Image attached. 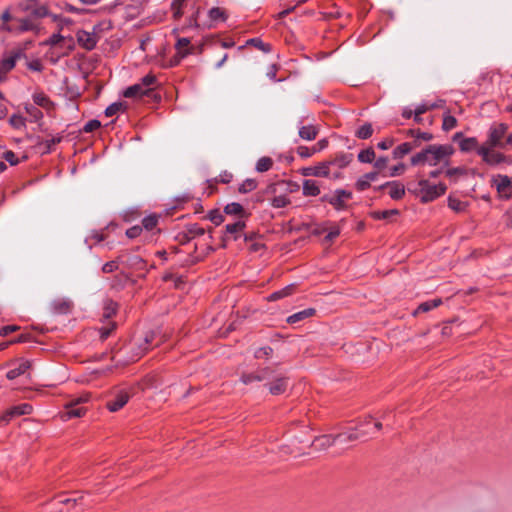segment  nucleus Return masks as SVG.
Here are the masks:
<instances>
[{
    "label": "nucleus",
    "instance_id": "nucleus-7",
    "mask_svg": "<svg viewBox=\"0 0 512 512\" xmlns=\"http://www.w3.org/2000/svg\"><path fill=\"white\" fill-rule=\"evenodd\" d=\"M32 410V405L28 403L12 406L3 413L0 421L4 424H8L15 417L31 414Z\"/></svg>",
    "mask_w": 512,
    "mask_h": 512
},
{
    "label": "nucleus",
    "instance_id": "nucleus-32",
    "mask_svg": "<svg viewBox=\"0 0 512 512\" xmlns=\"http://www.w3.org/2000/svg\"><path fill=\"white\" fill-rule=\"evenodd\" d=\"M188 0H173L171 3V10L173 12V19L179 20L183 16V9L187 6Z\"/></svg>",
    "mask_w": 512,
    "mask_h": 512
},
{
    "label": "nucleus",
    "instance_id": "nucleus-20",
    "mask_svg": "<svg viewBox=\"0 0 512 512\" xmlns=\"http://www.w3.org/2000/svg\"><path fill=\"white\" fill-rule=\"evenodd\" d=\"M379 175L378 171H372L364 174L355 183V188L358 191H364L370 187V181H375Z\"/></svg>",
    "mask_w": 512,
    "mask_h": 512
},
{
    "label": "nucleus",
    "instance_id": "nucleus-54",
    "mask_svg": "<svg viewBox=\"0 0 512 512\" xmlns=\"http://www.w3.org/2000/svg\"><path fill=\"white\" fill-rule=\"evenodd\" d=\"M457 125V119L452 115H444L443 117V123H442V129L444 131H449L453 129Z\"/></svg>",
    "mask_w": 512,
    "mask_h": 512
},
{
    "label": "nucleus",
    "instance_id": "nucleus-39",
    "mask_svg": "<svg viewBox=\"0 0 512 512\" xmlns=\"http://www.w3.org/2000/svg\"><path fill=\"white\" fill-rule=\"evenodd\" d=\"M257 186L258 182L255 179L248 178L239 185L238 192L241 194H246L255 190Z\"/></svg>",
    "mask_w": 512,
    "mask_h": 512
},
{
    "label": "nucleus",
    "instance_id": "nucleus-23",
    "mask_svg": "<svg viewBox=\"0 0 512 512\" xmlns=\"http://www.w3.org/2000/svg\"><path fill=\"white\" fill-rule=\"evenodd\" d=\"M20 56L21 51H17L9 57L2 59L0 62V72L5 75L7 72L11 71L15 67L16 61Z\"/></svg>",
    "mask_w": 512,
    "mask_h": 512
},
{
    "label": "nucleus",
    "instance_id": "nucleus-24",
    "mask_svg": "<svg viewBox=\"0 0 512 512\" xmlns=\"http://www.w3.org/2000/svg\"><path fill=\"white\" fill-rule=\"evenodd\" d=\"M118 304L112 299H106L103 306L102 321H110V319L116 315Z\"/></svg>",
    "mask_w": 512,
    "mask_h": 512
},
{
    "label": "nucleus",
    "instance_id": "nucleus-18",
    "mask_svg": "<svg viewBox=\"0 0 512 512\" xmlns=\"http://www.w3.org/2000/svg\"><path fill=\"white\" fill-rule=\"evenodd\" d=\"M224 213L227 215L237 216L240 218L239 220H242L243 218H248L250 213L246 212L244 207L237 202H232L227 204L224 207Z\"/></svg>",
    "mask_w": 512,
    "mask_h": 512
},
{
    "label": "nucleus",
    "instance_id": "nucleus-45",
    "mask_svg": "<svg viewBox=\"0 0 512 512\" xmlns=\"http://www.w3.org/2000/svg\"><path fill=\"white\" fill-rule=\"evenodd\" d=\"M448 206L455 212H463L467 208V203L460 201L452 196L448 197Z\"/></svg>",
    "mask_w": 512,
    "mask_h": 512
},
{
    "label": "nucleus",
    "instance_id": "nucleus-47",
    "mask_svg": "<svg viewBox=\"0 0 512 512\" xmlns=\"http://www.w3.org/2000/svg\"><path fill=\"white\" fill-rule=\"evenodd\" d=\"M116 327H117V324H116V322H113V321H109L107 325L102 326L99 329L100 339L102 341H105L112 334V332L116 329Z\"/></svg>",
    "mask_w": 512,
    "mask_h": 512
},
{
    "label": "nucleus",
    "instance_id": "nucleus-4",
    "mask_svg": "<svg viewBox=\"0 0 512 512\" xmlns=\"http://www.w3.org/2000/svg\"><path fill=\"white\" fill-rule=\"evenodd\" d=\"M352 198V192L344 189H337L335 190L334 196H328L324 195L321 198L322 202H328L331 204L336 210H343L345 209L346 203L345 199H351Z\"/></svg>",
    "mask_w": 512,
    "mask_h": 512
},
{
    "label": "nucleus",
    "instance_id": "nucleus-53",
    "mask_svg": "<svg viewBox=\"0 0 512 512\" xmlns=\"http://www.w3.org/2000/svg\"><path fill=\"white\" fill-rule=\"evenodd\" d=\"M186 231L189 233L192 239L196 236H202L205 234V229L196 223L187 225Z\"/></svg>",
    "mask_w": 512,
    "mask_h": 512
},
{
    "label": "nucleus",
    "instance_id": "nucleus-10",
    "mask_svg": "<svg viewBox=\"0 0 512 512\" xmlns=\"http://www.w3.org/2000/svg\"><path fill=\"white\" fill-rule=\"evenodd\" d=\"M130 399V394L125 390H119L115 396L108 400L106 407L110 412H116L123 408Z\"/></svg>",
    "mask_w": 512,
    "mask_h": 512
},
{
    "label": "nucleus",
    "instance_id": "nucleus-11",
    "mask_svg": "<svg viewBox=\"0 0 512 512\" xmlns=\"http://www.w3.org/2000/svg\"><path fill=\"white\" fill-rule=\"evenodd\" d=\"M343 436H344L343 433L321 435V436L315 437V439L312 442V446L318 450H323V449H326V448L334 445Z\"/></svg>",
    "mask_w": 512,
    "mask_h": 512
},
{
    "label": "nucleus",
    "instance_id": "nucleus-29",
    "mask_svg": "<svg viewBox=\"0 0 512 512\" xmlns=\"http://www.w3.org/2000/svg\"><path fill=\"white\" fill-rule=\"evenodd\" d=\"M295 285L294 284H290L286 287H284L283 289L279 290V291H275L273 292L272 294H270L267 298L268 301H277L279 299H282L284 297H287V296H290L294 291H295Z\"/></svg>",
    "mask_w": 512,
    "mask_h": 512
},
{
    "label": "nucleus",
    "instance_id": "nucleus-1",
    "mask_svg": "<svg viewBox=\"0 0 512 512\" xmlns=\"http://www.w3.org/2000/svg\"><path fill=\"white\" fill-rule=\"evenodd\" d=\"M454 152L455 149L450 144H429L410 158V164L412 166H418L427 163L430 166H437L443 163L444 166H448L450 157Z\"/></svg>",
    "mask_w": 512,
    "mask_h": 512
},
{
    "label": "nucleus",
    "instance_id": "nucleus-57",
    "mask_svg": "<svg viewBox=\"0 0 512 512\" xmlns=\"http://www.w3.org/2000/svg\"><path fill=\"white\" fill-rule=\"evenodd\" d=\"M26 112L33 118L34 121H38L43 117V113L35 105H26Z\"/></svg>",
    "mask_w": 512,
    "mask_h": 512
},
{
    "label": "nucleus",
    "instance_id": "nucleus-21",
    "mask_svg": "<svg viewBox=\"0 0 512 512\" xmlns=\"http://www.w3.org/2000/svg\"><path fill=\"white\" fill-rule=\"evenodd\" d=\"M353 160V154L351 153H339L334 158L325 161L326 163H329V167L331 165H336L339 168H345L347 167L351 161Z\"/></svg>",
    "mask_w": 512,
    "mask_h": 512
},
{
    "label": "nucleus",
    "instance_id": "nucleus-30",
    "mask_svg": "<svg viewBox=\"0 0 512 512\" xmlns=\"http://www.w3.org/2000/svg\"><path fill=\"white\" fill-rule=\"evenodd\" d=\"M320 194V188L315 180H304L303 182V195L304 196H317Z\"/></svg>",
    "mask_w": 512,
    "mask_h": 512
},
{
    "label": "nucleus",
    "instance_id": "nucleus-60",
    "mask_svg": "<svg viewBox=\"0 0 512 512\" xmlns=\"http://www.w3.org/2000/svg\"><path fill=\"white\" fill-rule=\"evenodd\" d=\"M65 10L69 13L80 14V15L92 12V10H90V9L78 8L70 3L65 4Z\"/></svg>",
    "mask_w": 512,
    "mask_h": 512
},
{
    "label": "nucleus",
    "instance_id": "nucleus-3",
    "mask_svg": "<svg viewBox=\"0 0 512 512\" xmlns=\"http://www.w3.org/2000/svg\"><path fill=\"white\" fill-rule=\"evenodd\" d=\"M508 131V125L505 123H499L492 125L489 129L487 144L490 147L503 148L505 143L502 142V138Z\"/></svg>",
    "mask_w": 512,
    "mask_h": 512
},
{
    "label": "nucleus",
    "instance_id": "nucleus-27",
    "mask_svg": "<svg viewBox=\"0 0 512 512\" xmlns=\"http://www.w3.org/2000/svg\"><path fill=\"white\" fill-rule=\"evenodd\" d=\"M315 312H316V310L314 308L304 309L302 311L294 313L293 315H290L287 318V322L289 324H295V323L305 320L309 317H312L315 314Z\"/></svg>",
    "mask_w": 512,
    "mask_h": 512
},
{
    "label": "nucleus",
    "instance_id": "nucleus-28",
    "mask_svg": "<svg viewBox=\"0 0 512 512\" xmlns=\"http://www.w3.org/2000/svg\"><path fill=\"white\" fill-rule=\"evenodd\" d=\"M30 367L31 364L29 361H23L18 365V367L9 370L6 374V377L9 380H14L20 375L24 374Z\"/></svg>",
    "mask_w": 512,
    "mask_h": 512
},
{
    "label": "nucleus",
    "instance_id": "nucleus-12",
    "mask_svg": "<svg viewBox=\"0 0 512 512\" xmlns=\"http://www.w3.org/2000/svg\"><path fill=\"white\" fill-rule=\"evenodd\" d=\"M118 260L122 263H126L130 268L137 271H146V261L138 255H130L128 253H121L118 256Z\"/></svg>",
    "mask_w": 512,
    "mask_h": 512
},
{
    "label": "nucleus",
    "instance_id": "nucleus-42",
    "mask_svg": "<svg viewBox=\"0 0 512 512\" xmlns=\"http://www.w3.org/2000/svg\"><path fill=\"white\" fill-rule=\"evenodd\" d=\"M204 218L210 220L216 226L222 224L225 220L224 215L219 209L211 210Z\"/></svg>",
    "mask_w": 512,
    "mask_h": 512
},
{
    "label": "nucleus",
    "instance_id": "nucleus-36",
    "mask_svg": "<svg viewBox=\"0 0 512 512\" xmlns=\"http://www.w3.org/2000/svg\"><path fill=\"white\" fill-rule=\"evenodd\" d=\"M407 136H417L421 142H430L434 139V135L430 132H423L420 129H409L406 132Z\"/></svg>",
    "mask_w": 512,
    "mask_h": 512
},
{
    "label": "nucleus",
    "instance_id": "nucleus-63",
    "mask_svg": "<svg viewBox=\"0 0 512 512\" xmlns=\"http://www.w3.org/2000/svg\"><path fill=\"white\" fill-rule=\"evenodd\" d=\"M493 148L494 147H490L486 142L483 146L477 147V149L475 150L477 151L478 155L482 157V160L485 162V160L489 157L491 149Z\"/></svg>",
    "mask_w": 512,
    "mask_h": 512
},
{
    "label": "nucleus",
    "instance_id": "nucleus-14",
    "mask_svg": "<svg viewBox=\"0 0 512 512\" xmlns=\"http://www.w3.org/2000/svg\"><path fill=\"white\" fill-rule=\"evenodd\" d=\"M289 378L286 376H277L272 382L267 383L266 386L272 395L283 394L288 387Z\"/></svg>",
    "mask_w": 512,
    "mask_h": 512
},
{
    "label": "nucleus",
    "instance_id": "nucleus-15",
    "mask_svg": "<svg viewBox=\"0 0 512 512\" xmlns=\"http://www.w3.org/2000/svg\"><path fill=\"white\" fill-rule=\"evenodd\" d=\"M330 174L329 163L321 162L316 166L305 167L302 169V175L314 177H328Z\"/></svg>",
    "mask_w": 512,
    "mask_h": 512
},
{
    "label": "nucleus",
    "instance_id": "nucleus-16",
    "mask_svg": "<svg viewBox=\"0 0 512 512\" xmlns=\"http://www.w3.org/2000/svg\"><path fill=\"white\" fill-rule=\"evenodd\" d=\"M52 310L56 314H69L73 309V302L69 299H56L51 304Z\"/></svg>",
    "mask_w": 512,
    "mask_h": 512
},
{
    "label": "nucleus",
    "instance_id": "nucleus-64",
    "mask_svg": "<svg viewBox=\"0 0 512 512\" xmlns=\"http://www.w3.org/2000/svg\"><path fill=\"white\" fill-rule=\"evenodd\" d=\"M143 228L139 225H135L126 230V235L130 239L137 238L142 233Z\"/></svg>",
    "mask_w": 512,
    "mask_h": 512
},
{
    "label": "nucleus",
    "instance_id": "nucleus-52",
    "mask_svg": "<svg viewBox=\"0 0 512 512\" xmlns=\"http://www.w3.org/2000/svg\"><path fill=\"white\" fill-rule=\"evenodd\" d=\"M290 203H291L290 199L283 195L274 196L271 200V205L274 208H284V207L288 206Z\"/></svg>",
    "mask_w": 512,
    "mask_h": 512
},
{
    "label": "nucleus",
    "instance_id": "nucleus-38",
    "mask_svg": "<svg viewBox=\"0 0 512 512\" xmlns=\"http://www.w3.org/2000/svg\"><path fill=\"white\" fill-rule=\"evenodd\" d=\"M208 16L212 21L220 20L222 22L228 19L226 11L220 7H213L209 10Z\"/></svg>",
    "mask_w": 512,
    "mask_h": 512
},
{
    "label": "nucleus",
    "instance_id": "nucleus-40",
    "mask_svg": "<svg viewBox=\"0 0 512 512\" xmlns=\"http://www.w3.org/2000/svg\"><path fill=\"white\" fill-rule=\"evenodd\" d=\"M400 211L398 209L391 210H383V211H373L371 213V217L375 220H386L394 215H399Z\"/></svg>",
    "mask_w": 512,
    "mask_h": 512
},
{
    "label": "nucleus",
    "instance_id": "nucleus-17",
    "mask_svg": "<svg viewBox=\"0 0 512 512\" xmlns=\"http://www.w3.org/2000/svg\"><path fill=\"white\" fill-rule=\"evenodd\" d=\"M190 43H191L190 39L186 38V37L177 39V42L175 44V49L177 50L180 58H185L186 56H188L190 54H194L195 48H194V46H191Z\"/></svg>",
    "mask_w": 512,
    "mask_h": 512
},
{
    "label": "nucleus",
    "instance_id": "nucleus-35",
    "mask_svg": "<svg viewBox=\"0 0 512 512\" xmlns=\"http://www.w3.org/2000/svg\"><path fill=\"white\" fill-rule=\"evenodd\" d=\"M442 303V300L440 298H437V299H433V300H429V301H426V302H423L421 303L418 308L416 309V311L414 312V315H416L417 313L419 312H428L430 310H432L433 308H436L438 307L439 305H441Z\"/></svg>",
    "mask_w": 512,
    "mask_h": 512
},
{
    "label": "nucleus",
    "instance_id": "nucleus-48",
    "mask_svg": "<svg viewBox=\"0 0 512 512\" xmlns=\"http://www.w3.org/2000/svg\"><path fill=\"white\" fill-rule=\"evenodd\" d=\"M158 219L156 214L148 215L143 218L141 227H144L148 231L153 230L158 224Z\"/></svg>",
    "mask_w": 512,
    "mask_h": 512
},
{
    "label": "nucleus",
    "instance_id": "nucleus-62",
    "mask_svg": "<svg viewBox=\"0 0 512 512\" xmlns=\"http://www.w3.org/2000/svg\"><path fill=\"white\" fill-rule=\"evenodd\" d=\"M3 158L5 159V161H7L11 166H15L19 163V159L18 157L16 156V154L11 151V150H8V151H5L3 153Z\"/></svg>",
    "mask_w": 512,
    "mask_h": 512
},
{
    "label": "nucleus",
    "instance_id": "nucleus-43",
    "mask_svg": "<svg viewBox=\"0 0 512 512\" xmlns=\"http://www.w3.org/2000/svg\"><path fill=\"white\" fill-rule=\"evenodd\" d=\"M411 152V145L406 142L398 145L392 152L394 159H402L405 155Z\"/></svg>",
    "mask_w": 512,
    "mask_h": 512
},
{
    "label": "nucleus",
    "instance_id": "nucleus-51",
    "mask_svg": "<svg viewBox=\"0 0 512 512\" xmlns=\"http://www.w3.org/2000/svg\"><path fill=\"white\" fill-rule=\"evenodd\" d=\"M126 108L125 104L122 103V102H115V103H112L111 105H109L106 109H105V115L107 117H112L114 116L115 114H117L119 111L121 110H124Z\"/></svg>",
    "mask_w": 512,
    "mask_h": 512
},
{
    "label": "nucleus",
    "instance_id": "nucleus-41",
    "mask_svg": "<svg viewBox=\"0 0 512 512\" xmlns=\"http://www.w3.org/2000/svg\"><path fill=\"white\" fill-rule=\"evenodd\" d=\"M375 160V151L369 147L360 151L358 154V161L361 163H372Z\"/></svg>",
    "mask_w": 512,
    "mask_h": 512
},
{
    "label": "nucleus",
    "instance_id": "nucleus-19",
    "mask_svg": "<svg viewBox=\"0 0 512 512\" xmlns=\"http://www.w3.org/2000/svg\"><path fill=\"white\" fill-rule=\"evenodd\" d=\"M246 228V222L244 220H238L234 223L227 224L224 228L225 234L231 235L233 240H238L240 233Z\"/></svg>",
    "mask_w": 512,
    "mask_h": 512
},
{
    "label": "nucleus",
    "instance_id": "nucleus-58",
    "mask_svg": "<svg viewBox=\"0 0 512 512\" xmlns=\"http://www.w3.org/2000/svg\"><path fill=\"white\" fill-rule=\"evenodd\" d=\"M9 124L15 129L25 127V119L21 115L13 114L9 119Z\"/></svg>",
    "mask_w": 512,
    "mask_h": 512
},
{
    "label": "nucleus",
    "instance_id": "nucleus-37",
    "mask_svg": "<svg viewBox=\"0 0 512 512\" xmlns=\"http://www.w3.org/2000/svg\"><path fill=\"white\" fill-rule=\"evenodd\" d=\"M372 134H373V127H372L371 123L363 124L355 132V136L358 139H363V140L370 138L372 136Z\"/></svg>",
    "mask_w": 512,
    "mask_h": 512
},
{
    "label": "nucleus",
    "instance_id": "nucleus-49",
    "mask_svg": "<svg viewBox=\"0 0 512 512\" xmlns=\"http://www.w3.org/2000/svg\"><path fill=\"white\" fill-rule=\"evenodd\" d=\"M507 160L506 156L500 152H490L489 157L485 160V163L489 165H497Z\"/></svg>",
    "mask_w": 512,
    "mask_h": 512
},
{
    "label": "nucleus",
    "instance_id": "nucleus-56",
    "mask_svg": "<svg viewBox=\"0 0 512 512\" xmlns=\"http://www.w3.org/2000/svg\"><path fill=\"white\" fill-rule=\"evenodd\" d=\"M30 11H31L32 16H34L35 18H43V17H48L50 15V12L45 5L35 6Z\"/></svg>",
    "mask_w": 512,
    "mask_h": 512
},
{
    "label": "nucleus",
    "instance_id": "nucleus-6",
    "mask_svg": "<svg viewBox=\"0 0 512 512\" xmlns=\"http://www.w3.org/2000/svg\"><path fill=\"white\" fill-rule=\"evenodd\" d=\"M274 375V369L272 367L259 368L252 373H244L241 376V381L248 385L254 381H265L269 380Z\"/></svg>",
    "mask_w": 512,
    "mask_h": 512
},
{
    "label": "nucleus",
    "instance_id": "nucleus-25",
    "mask_svg": "<svg viewBox=\"0 0 512 512\" xmlns=\"http://www.w3.org/2000/svg\"><path fill=\"white\" fill-rule=\"evenodd\" d=\"M373 417L371 415H368L364 418L363 421L358 422L357 426L352 430V432L348 434H343L344 436L340 439L343 441H356L360 438L361 435H364V433H357L356 431L360 429V427L363 426V424H369L372 421Z\"/></svg>",
    "mask_w": 512,
    "mask_h": 512
},
{
    "label": "nucleus",
    "instance_id": "nucleus-2",
    "mask_svg": "<svg viewBox=\"0 0 512 512\" xmlns=\"http://www.w3.org/2000/svg\"><path fill=\"white\" fill-rule=\"evenodd\" d=\"M419 188L414 191L416 195H420V201L422 203H429L437 199L438 197L445 194L447 187L443 183L437 185L430 184L426 179H422L418 182Z\"/></svg>",
    "mask_w": 512,
    "mask_h": 512
},
{
    "label": "nucleus",
    "instance_id": "nucleus-13",
    "mask_svg": "<svg viewBox=\"0 0 512 512\" xmlns=\"http://www.w3.org/2000/svg\"><path fill=\"white\" fill-rule=\"evenodd\" d=\"M78 44L84 49L91 51L96 47L97 39L94 34L85 30H79L76 34Z\"/></svg>",
    "mask_w": 512,
    "mask_h": 512
},
{
    "label": "nucleus",
    "instance_id": "nucleus-59",
    "mask_svg": "<svg viewBox=\"0 0 512 512\" xmlns=\"http://www.w3.org/2000/svg\"><path fill=\"white\" fill-rule=\"evenodd\" d=\"M273 353V349L270 346L261 347L256 350L254 356L257 359L260 358H269Z\"/></svg>",
    "mask_w": 512,
    "mask_h": 512
},
{
    "label": "nucleus",
    "instance_id": "nucleus-34",
    "mask_svg": "<svg viewBox=\"0 0 512 512\" xmlns=\"http://www.w3.org/2000/svg\"><path fill=\"white\" fill-rule=\"evenodd\" d=\"M478 147V140L475 137L462 139L459 143V148L462 152H471Z\"/></svg>",
    "mask_w": 512,
    "mask_h": 512
},
{
    "label": "nucleus",
    "instance_id": "nucleus-44",
    "mask_svg": "<svg viewBox=\"0 0 512 512\" xmlns=\"http://www.w3.org/2000/svg\"><path fill=\"white\" fill-rule=\"evenodd\" d=\"M273 166V160L270 157L264 156L261 157L256 163V171L258 172H266L270 170Z\"/></svg>",
    "mask_w": 512,
    "mask_h": 512
},
{
    "label": "nucleus",
    "instance_id": "nucleus-61",
    "mask_svg": "<svg viewBox=\"0 0 512 512\" xmlns=\"http://www.w3.org/2000/svg\"><path fill=\"white\" fill-rule=\"evenodd\" d=\"M100 127H101V122L96 119H93V120L88 121L84 125L83 131L85 133H90V132H93V131L99 129Z\"/></svg>",
    "mask_w": 512,
    "mask_h": 512
},
{
    "label": "nucleus",
    "instance_id": "nucleus-55",
    "mask_svg": "<svg viewBox=\"0 0 512 512\" xmlns=\"http://www.w3.org/2000/svg\"><path fill=\"white\" fill-rule=\"evenodd\" d=\"M248 45H253L254 47L264 51L269 52L271 47L269 44L264 43L260 38H251L247 41Z\"/></svg>",
    "mask_w": 512,
    "mask_h": 512
},
{
    "label": "nucleus",
    "instance_id": "nucleus-50",
    "mask_svg": "<svg viewBox=\"0 0 512 512\" xmlns=\"http://www.w3.org/2000/svg\"><path fill=\"white\" fill-rule=\"evenodd\" d=\"M446 176L454 181L458 176H464L467 174V169L465 167H454L449 168L445 172Z\"/></svg>",
    "mask_w": 512,
    "mask_h": 512
},
{
    "label": "nucleus",
    "instance_id": "nucleus-26",
    "mask_svg": "<svg viewBox=\"0 0 512 512\" xmlns=\"http://www.w3.org/2000/svg\"><path fill=\"white\" fill-rule=\"evenodd\" d=\"M33 101L36 106H40L46 110L54 108V103L43 92H36L33 94Z\"/></svg>",
    "mask_w": 512,
    "mask_h": 512
},
{
    "label": "nucleus",
    "instance_id": "nucleus-31",
    "mask_svg": "<svg viewBox=\"0 0 512 512\" xmlns=\"http://www.w3.org/2000/svg\"><path fill=\"white\" fill-rule=\"evenodd\" d=\"M318 135V128L313 125L302 126L299 129V136L304 140H314Z\"/></svg>",
    "mask_w": 512,
    "mask_h": 512
},
{
    "label": "nucleus",
    "instance_id": "nucleus-9",
    "mask_svg": "<svg viewBox=\"0 0 512 512\" xmlns=\"http://www.w3.org/2000/svg\"><path fill=\"white\" fill-rule=\"evenodd\" d=\"M123 96L126 98H143V97H155L156 94L152 88H144L142 84H134L129 86L123 92Z\"/></svg>",
    "mask_w": 512,
    "mask_h": 512
},
{
    "label": "nucleus",
    "instance_id": "nucleus-5",
    "mask_svg": "<svg viewBox=\"0 0 512 512\" xmlns=\"http://www.w3.org/2000/svg\"><path fill=\"white\" fill-rule=\"evenodd\" d=\"M88 401V396L79 397L77 399L71 400L70 402L65 404V413L62 415V418L67 420L71 418L82 417L86 409L80 406L81 403Z\"/></svg>",
    "mask_w": 512,
    "mask_h": 512
},
{
    "label": "nucleus",
    "instance_id": "nucleus-8",
    "mask_svg": "<svg viewBox=\"0 0 512 512\" xmlns=\"http://www.w3.org/2000/svg\"><path fill=\"white\" fill-rule=\"evenodd\" d=\"M492 183L496 186L501 199L509 200L512 198V194L506 192L512 189V180L509 176L499 174L493 177Z\"/></svg>",
    "mask_w": 512,
    "mask_h": 512
},
{
    "label": "nucleus",
    "instance_id": "nucleus-22",
    "mask_svg": "<svg viewBox=\"0 0 512 512\" xmlns=\"http://www.w3.org/2000/svg\"><path fill=\"white\" fill-rule=\"evenodd\" d=\"M386 185H389V195L393 200H400L404 197L405 187L402 183L398 181H388L386 182Z\"/></svg>",
    "mask_w": 512,
    "mask_h": 512
},
{
    "label": "nucleus",
    "instance_id": "nucleus-46",
    "mask_svg": "<svg viewBox=\"0 0 512 512\" xmlns=\"http://www.w3.org/2000/svg\"><path fill=\"white\" fill-rule=\"evenodd\" d=\"M197 251V245L194 247L193 253L189 254L182 262V267H191L204 259V257L196 256L194 253Z\"/></svg>",
    "mask_w": 512,
    "mask_h": 512
},
{
    "label": "nucleus",
    "instance_id": "nucleus-33",
    "mask_svg": "<svg viewBox=\"0 0 512 512\" xmlns=\"http://www.w3.org/2000/svg\"><path fill=\"white\" fill-rule=\"evenodd\" d=\"M445 104V100L439 99L436 102L428 103L424 102L417 106V114H424L427 111L442 108Z\"/></svg>",
    "mask_w": 512,
    "mask_h": 512
}]
</instances>
